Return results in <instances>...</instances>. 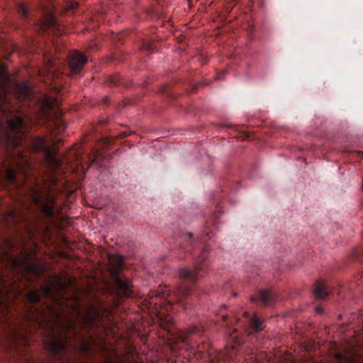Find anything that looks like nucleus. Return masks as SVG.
I'll return each instance as SVG.
<instances>
[{
	"label": "nucleus",
	"instance_id": "obj_1",
	"mask_svg": "<svg viewBox=\"0 0 363 363\" xmlns=\"http://www.w3.org/2000/svg\"><path fill=\"white\" fill-rule=\"evenodd\" d=\"M9 84L7 69L0 65V184L21 189L39 160L48 167L49 178L43 179V185L35 184L30 188L29 200L40 208L43 214H55L56 174L61 161L47 136L33 135L30 128L35 124L48 123V128L60 134L66 128L62 113L55 100L38 96L27 82L14 86L16 99L28 109V113H21L9 100Z\"/></svg>",
	"mask_w": 363,
	"mask_h": 363
},
{
	"label": "nucleus",
	"instance_id": "obj_2",
	"mask_svg": "<svg viewBox=\"0 0 363 363\" xmlns=\"http://www.w3.org/2000/svg\"><path fill=\"white\" fill-rule=\"evenodd\" d=\"M184 238L192 248L190 253L195 257L194 269L184 267L180 270L181 283L174 291H171L166 285H160L145 299V304L150 312L155 313L160 320L166 322L172 321L171 313L175 310V306L187 309L188 306L192 303L194 299L192 288L203 276L207 267L206 258L209 248L208 245H203L207 239H211L209 232L196 239L189 233L184 235Z\"/></svg>",
	"mask_w": 363,
	"mask_h": 363
},
{
	"label": "nucleus",
	"instance_id": "obj_3",
	"mask_svg": "<svg viewBox=\"0 0 363 363\" xmlns=\"http://www.w3.org/2000/svg\"><path fill=\"white\" fill-rule=\"evenodd\" d=\"M57 319L60 318L57 316ZM60 321L63 333H58L52 326L48 328V335L44 340V348L55 363H75L69 353L79 350L86 354L90 350V342L77 330L75 321L65 318Z\"/></svg>",
	"mask_w": 363,
	"mask_h": 363
},
{
	"label": "nucleus",
	"instance_id": "obj_4",
	"mask_svg": "<svg viewBox=\"0 0 363 363\" xmlns=\"http://www.w3.org/2000/svg\"><path fill=\"white\" fill-rule=\"evenodd\" d=\"M103 322V313L101 307L91 306L86 313L83 315L82 324L89 330L98 328L99 323Z\"/></svg>",
	"mask_w": 363,
	"mask_h": 363
},
{
	"label": "nucleus",
	"instance_id": "obj_5",
	"mask_svg": "<svg viewBox=\"0 0 363 363\" xmlns=\"http://www.w3.org/2000/svg\"><path fill=\"white\" fill-rule=\"evenodd\" d=\"M87 62V57L81 52L73 50L68 55L69 68L72 74L80 72Z\"/></svg>",
	"mask_w": 363,
	"mask_h": 363
},
{
	"label": "nucleus",
	"instance_id": "obj_6",
	"mask_svg": "<svg viewBox=\"0 0 363 363\" xmlns=\"http://www.w3.org/2000/svg\"><path fill=\"white\" fill-rule=\"evenodd\" d=\"M114 284L118 296L121 297H130L133 296L130 281L118 274L114 275Z\"/></svg>",
	"mask_w": 363,
	"mask_h": 363
},
{
	"label": "nucleus",
	"instance_id": "obj_7",
	"mask_svg": "<svg viewBox=\"0 0 363 363\" xmlns=\"http://www.w3.org/2000/svg\"><path fill=\"white\" fill-rule=\"evenodd\" d=\"M63 72L57 67V64L51 59L48 60L47 62V77L50 81L53 89L58 91V86H60L61 75Z\"/></svg>",
	"mask_w": 363,
	"mask_h": 363
},
{
	"label": "nucleus",
	"instance_id": "obj_8",
	"mask_svg": "<svg viewBox=\"0 0 363 363\" xmlns=\"http://www.w3.org/2000/svg\"><path fill=\"white\" fill-rule=\"evenodd\" d=\"M245 321L242 323L243 330L248 335L255 333H258L263 330V323L257 315L252 316L247 311L244 313Z\"/></svg>",
	"mask_w": 363,
	"mask_h": 363
},
{
	"label": "nucleus",
	"instance_id": "obj_9",
	"mask_svg": "<svg viewBox=\"0 0 363 363\" xmlns=\"http://www.w3.org/2000/svg\"><path fill=\"white\" fill-rule=\"evenodd\" d=\"M4 225L7 228L15 227L18 222L24 220V217L16 209H11L1 213Z\"/></svg>",
	"mask_w": 363,
	"mask_h": 363
},
{
	"label": "nucleus",
	"instance_id": "obj_10",
	"mask_svg": "<svg viewBox=\"0 0 363 363\" xmlns=\"http://www.w3.org/2000/svg\"><path fill=\"white\" fill-rule=\"evenodd\" d=\"M29 257L30 255L28 254L27 257L19 259L18 261L19 264L22 267L26 273L36 277L40 276L42 273L40 266L38 263L30 260Z\"/></svg>",
	"mask_w": 363,
	"mask_h": 363
},
{
	"label": "nucleus",
	"instance_id": "obj_11",
	"mask_svg": "<svg viewBox=\"0 0 363 363\" xmlns=\"http://www.w3.org/2000/svg\"><path fill=\"white\" fill-rule=\"evenodd\" d=\"M204 332V329L203 326L201 325H193L191 326L186 330H179L175 334V340L177 342H181L183 343H186L189 340V336L191 334H196L201 335Z\"/></svg>",
	"mask_w": 363,
	"mask_h": 363
},
{
	"label": "nucleus",
	"instance_id": "obj_12",
	"mask_svg": "<svg viewBox=\"0 0 363 363\" xmlns=\"http://www.w3.org/2000/svg\"><path fill=\"white\" fill-rule=\"evenodd\" d=\"M275 295L270 290H262L259 292L258 298L255 296L251 297V301L255 302L257 299L260 301L264 306H271L275 301Z\"/></svg>",
	"mask_w": 363,
	"mask_h": 363
},
{
	"label": "nucleus",
	"instance_id": "obj_13",
	"mask_svg": "<svg viewBox=\"0 0 363 363\" xmlns=\"http://www.w3.org/2000/svg\"><path fill=\"white\" fill-rule=\"evenodd\" d=\"M332 291H329L325 283L321 281H317L315 283L313 290L314 296L318 299H325L329 296Z\"/></svg>",
	"mask_w": 363,
	"mask_h": 363
},
{
	"label": "nucleus",
	"instance_id": "obj_14",
	"mask_svg": "<svg viewBox=\"0 0 363 363\" xmlns=\"http://www.w3.org/2000/svg\"><path fill=\"white\" fill-rule=\"evenodd\" d=\"M108 260L111 264L116 270H119L123 267L124 259L123 257L118 255H109Z\"/></svg>",
	"mask_w": 363,
	"mask_h": 363
},
{
	"label": "nucleus",
	"instance_id": "obj_15",
	"mask_svg": "<svg viewBox=\"0 0 363 363\" xmlns=\"http://www.w3.org/2000/svg\"><path fill=\"white\" fill-rule=\"evenodd\" d=\"M26 298L30 303H38L40 300V294L38 290H32L26 295Z\"/></svg>",
	"mask_w": 363,
	"mask_h": 363
},
{
	"label": "nucleus",
	"instance_id": "obj_16",
	"mask_svg": "<svg viewBox=\"0 0 363 363\" xmlns=\"http://www.w3.org/2000/svg\"><path fill=\"white\" fill-rule=\"evenodd\" d=\"M105 83L108 86H118V84L122 83L121 78L117 74L111 75L107 77Z\"/></svg>",
	"mask_w": 363,
	"mask_h": 363
},
{
	"label": "nucleus",
	"instance_id": "obj_17",
	"mask_svg": "<svg viewBox=\"0 0 363 363\" xmlns=\"http://www.w3.org/2000/svg\"><path fill=\"white\" fill-rule=\"evenodd\" d=\"M82 153L83 149L81 146L77 147V148L74 149L70 152V154L73 155L74 160L77 162H79L82 166L83 161Z\"/></svg>",
	"mask_w": 363,
	"mask_h": 363
},
{
	"label": "nucleus",
	"instance_id": "obj_18",
	"mask_svg": "<svg viewBox=\"0 0 363 363\" xmlns=\"http://www.w3.org/2000/svg\"><path fill=\"white\" fill-rule=\"evenodd\" d=\"M17 11L23 18L28 17V9L24 3H20L17 6Z\"/></svg>",
	"mask_w": 363,
	"mask_h": 363
},
{
	"label": "nucleus",
	"instance_id": "obj_19",
	"mask_svg": "<svg viewBox=\"0 0 363 363\" xmlns=\"http://www.w3.org/2000/svg\"><path fill=\"white\" fill-rule=\"evenodd\" d=\"M47 26L50 28H56L58 26V23L55 17L52 15H50L47 18Z\"/></svg>",
	"mask_w": 363,
	"mask_h": 363
},
{
	"label": "nucleus",
	"instance_id": "obj_20",
	"mask_svg": "<svg viewBox=\"0 0 363 363\" xmlns=\"http://www.w3.org/2000/svg\"><path fill=\"white\" fill-rule=\"evenodd\" d=\"M99 155V151L95 148H93L91 150V153L87 155L89 162H90L91 164L95 162Z\"/></svg>",
	"mask_w": 363,
	"mask_h": 363
},
{
	"label": "nucleus",
	"instance_id": "obj_21",
	"mask_svg": "<svg viewBox=\"0 0 363 363\" xmlns=\"http://www.w3.org/2000/svg\"><path fill=\"white\" fill-rule=\"evenodd\" d=\"M351 258L354 260H359L362 262V257L363 256V250H354L351 255Z\"/></svg>",
	"mask_w": 363,
	"mask_h": 363
},
{
	"label": "nucleus",
	"instance_id": "obj_22",
	"mask_svg": "<svg viewBox=\"0 0 363 363\" xmlns=\"http://www.w3.org/2000/svg\"><path fill=\"white\" fill-rule=\"evenodd\" d=\"M79 6V3L75 1H69L66 3V11L69 12L70 11H74Z\"/></svg>",
	"mask_w": 363,
	"mask_h": 363
},
{
	"label": "nucleus",
	"instance_id": "obj_23",
	"mask_svg": "<svg viewBox=\"0 0 363 363\" xmlns=\"http://www.w3.org/2000/svg\"><path fill=\"white\" fill-rule=\"evenodd\" d=\"M132 133H133V132H130V131H123V132H121V133H119L118 135L117 136V138H123L127 137L129 135H131Z\"/></svg>",
	"mask_w": 363,
	"mask_h": 363
},
{
	"label": "nucleus",
	"instance_id": "obj_24",
	"mask_svg": "<svg viewBox=\"0 0 363 363\" xmlns=\"http://www.w3.org/2000/svg\"><path fill=\"white\" fill-rule=\"evenodd\" d=\"M315 311L318 313H321L323 312V309L320 307L317 306L315 307Z\"/></svg>",
	"mask_w": 363,
	"mask_h": 363
},
{
	"label": "nucleus",
	"instance_id": "obj_25",
	"mask_svg": "<svg viewBox=\"0 0 363 363\" xmlns=\"http://www.w3.org/2000/svg\"><path fill=\"white\" fill-rule=\"evenodd\" d=\"M192 349V352L194 353V354L196 356L197 354V353H199L200 354V352H196L194 348H191Z\"/></svg>",
	"mask_w": 363,
	"mask_h": 363
},
{
	"label": "nucleus",
	"instance_id": "obj_26",
	"mask_svg": "<svg viewBox=\"0 0 363 363\" xmlns=\"http://www.w3.org/2000/svg\"><path fill=\"white\" fill-rule=\"evenodd\" d=\"M223 73H221L218 77V79H223Z\"/></svg>",
	"mask_w": 363,
	"mask_h": 363
},
{
	"label": "nucleus",
	"instance_id": "obj_27",
	"mask_svg": "<svg viewBox=\"0 0 363 363\" xmlns=\"http://www.w3.org/2000/svg\"><path fill=\"white\" fill-rule=\"evenodd\" d=\"M357 153L358 155H363V152H360V151H357Z\"/></svg>",
	"mask_w": 363,
	"mask_h": 363
},
{
	"label": "nucleus",
	"instance_id": "obj_28",
	"mask_svg": "<svg viewBox=\"0 0 363 363\" xmlns=\"http://www.w3.org/2000/svg\"><path fill=\"white\" fill-rule=\"evenodd\" d=\"M46 291H47V293L49 294L50 293V289H46Z\"/></svg>",
	"mask_w": 363,
	"mask_h": 363
},
{
	"label": "nucleus",
	"instance_id": "obj_29",
	"mask_svg": "<svg viewBox=\"0 0 363 363\" xmlns=\"http://www.w3.org/2000/svg\"><path fill=\"white\" fill-rule=\"evenodd\" d=\"M38 324L40 326H42V325H43V323H38Z\"/></svg>",
	"mask_w": 363,
	"mask_h": 363
},
{
	"label": "nucleus",
	"instance_id": "obj_30",
	"mask_svg": "<svg viewBox=\"0 0 363 363\" xmlns=\"http://www.w3.org/2000/svg\"><path fill=\"white\" fill-rule=\"evenodd\" d=\"M90 165H91V164H90L89 165H88V167H87V169H89V167H90Z\"/></svg>",
	"mask_w": 363,
	"mask_h": 363
},
{
	"label": "nucleus",
	"instance_id": "obj_31",
	"mask_svg": "<svg viewBox=\"0 0 363 363\" xmlns=\"http://www.w3.org/2000/svg\"><path fill=\"white\" fill-rule=\"evenodd\" d=\"M90 165H91V164H90L89 165H88V167H87V169H89V167H90Z\"/></svg>",
	"mask_w": 363,
	"mask_h": 363
}]
</instances>
